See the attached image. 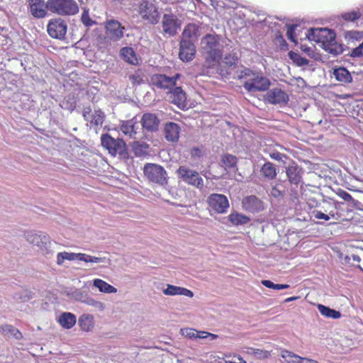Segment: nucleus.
I'll list each match as a JSON object with an SVG mask.
<instances>
[{
  "label": "nucleus",
  "instance_id": "45",
  "mask_svg": "<svg viewBox=\"0 0 363 363\" xmlns=\"http://www.w3.org/2000/svg\"><path fill=\"white\" fill-rule=\"evenodd\" d=\"M261 284L267 287V288H269V289H274V290H283V289H288L289 287V284H275L274 283L273 281H272L271 280H269V279H264V280H262L261 281Z\"/></svg>",
  "mask_w": 363,
  "mask_h": 363
},
{
  "label": "nucleus",
  "instance_id": "46",
  "mask_svg": "<svg viewBox=\"0 0 363 363\" xmlns=\"http://www.w3.org/2000/svg\"><path fill=\"white\" fill-rule=\"evenodd\" d=\"M273 186L283 191L286 195L288 192L290 194L291 184L286 179H278Z\"/></svg>",
  "mask_w": 363,
  "mask_h": 363
},
{
  "label": "nucleus",
  "instance_id": "21",
  "mask_svg": "<svg viewBox=\"0 0 363 363\" xmlns=\"http://www.w3.org/2000/svg\"><path fill=\"white\" fill-rule=\"evenodd\" d=\"M287 94L279 88L270 89L266 95L265 100L268 104L272 105L285 106L289 101Z\"/></svg>",
  "mask_w": 363,
  "mask_h": 363
},
{
  "label": "nucleus",
  "instance_id": "43",
  "mask_svg": "<svg viewBox=\"0 0 363 363\" xmlns=\"http://www.w3.org/2000/svg\"><path fill=\"white\" fill-rule=\"evenodd\" d=\"M77 101L74 95L69 94L65 96L60 104L63 108L73 111L76 107Z\"/></svg>",
  "mask_w": 363,
  "mask_h": 363
},
{
  "label": "nucleus",
  "instance_id": "1",
  "mask_svg": "<svg viewBox=\"0 0 363 363\" xmlns=\"http://www.w3.org/2000/svg\"><path fill=\"white\" fill-rule=\"evenodd\" d=\"M201 50L205 60L206 69H203L201 74H206L208 68L218 62L223 52V44L221 36L216 34H206L201 40Z\"/></svg>",
  "mask_w": 363,
  "mask_h": 363
},
{
  "label": "nucleus",
  "instance_id": "55",
  "mask_svg": "<svg viewBox=\"0 0 363 363\" xmlns=\"http://www.w3.org/2000/svg\"><path fill=\"white\" fill-rule=\"evenodd\" d=\"M269 157L272 159V160H274L276 161H283V159L284 158H288V157L285 155V154H283V153H281L279 152H277V151H274V152H270L269 153Z\"/></svg>",
  "mask_w": 363,
  "mask_h": 363
},
{
  "label": "nucleus",
  "instance_id": "52",
  "mask_svg": "<svg viewBox=\"0 0 363 363\" xmlns=\"http://www.w3.org/2000/svg\"><path fill=\"white\" fill-rule=\"evenodd\" d=\"M149 145L145 142H137L134 145V150L136 155L145 154Z\"/></svg>",
  "mask_w": 363,
  "mask_h": 363
},
{
  "label": "nucleus",
  "instance_id": "6",
  "mask_svg": "<svg viewBox=\"0 0 363 363\" xmlns=\"http://www.w3.org/2000/svg\"><path fill=\"white\" fill-rule=\"evenodd\" d=\"M285 172L287 178L286 180L291 184L290 195H293L296 188L303 184V168L291 160L285 167Z\"/></svg>",
  "mask_w": 363,
  "mask_h": 363
},
{
  "label": "nucleus",
  "instance_id": "29",
  "mask_svg": "<svg viewBox=\"0 0 363 363\" xmlns=\"http://www.w3.org/2000/svg\"><path fill=\"white\" fill-rule=\"evenodd\" d=\"M60 325L65 329H71L77 323L74 314L70 312H63L58 318Z\"/></svg>",
  "mask_w": 363,
  "mask_h": 363
},
{
  "label": "nucleus",
  "instance_id": "32",
  "mask_svg": "<svg viewBox=\"0 0 363 363\" xmlns=\"http://www.w3.org/2000/svg\"><path fill=\"white\" fill-rule=\"evenodd\" d=\"M317 308L319 313L325 318L338 319L342 315L339 311L335 310L323 304L318 303L317 305Z\"/></svg>",
  "mask_w": 363,
  "mask_h": 363
},
{
  "label": "nucleus",
  "instance_id": "49",
  "mask_svg": "<svg viewBox=\"0 0 363 363\" xmlns=\"http://www.w3.org/2000/svg\"><path fill=\"white\" fill-rule=\"evenodd\" d=\"M361 16V13L357 11H352L346 12L342 14V18L346 21L354 22L359 19Z\"/></svg>",
  "mask_w": 363,
  "mask_h": 363
},
{
  "label": "nucleus",
  "instance_id": "36",
  "mask_svg": "<svg viewBox=\"0 0 363 363\" xmlns=\"http://www.w3.org/2000/svg\"><path fill=\"white\" fill-rule=\"evenodd\" d=\"M135 124L136 122L133 119L123 121L121 125V130L125 135L133 138L137 133Z\"/></svg>",
  "mask_w": 363,
  "mask_h": 363
},
{
  "label": "nucleus",
  "instance_id": "18",
  "mask_svg": "<svg viewBox=\"0 0 363 363\" xmlns=\"http://www.w3.org/2000/svg\"><path fill=\"white\" fill-rule=\"evenodd\" d=\"M242 209L251 213H257L264 209V202L255 195L244 197L242 200Z\"/></svg>",
  "mask_w": 363,
  "mask_h": 363
},
{
  "label": "nucleus",
  "instance_id": "20",
  "mask_svg": "<svg viewBox=\"0 0 363 363\" xmlns=\"http://www.w3.org/2000/svg\"><path fill=\"white\" fill-rule=\"evenodd\" d=\"M196 54V47L193 40L181 39L179 42V56L183 62L191 61Z\"/></svg>",
  "mask_w": 363,
  "mask_h": 363
},
{
  "label": "nucleus",
  "instance_id": "4",
  "mask_svg": "<svg viewBox=\"0 0 363 363\" xmlns=\"http://www.w3.org/2000/svg\"><path fill=\"white\" fill-rule=\"evenodd\" d=\"M138 13L143 20L156 25L160 19V13L155 0H142L138 6Z\"/></svg>",
  "mask_w": 363,
  "mask_h": 363
},
{
  "label": "nucleus",
  "instance_id": "5",
  "mask_svg": "<svg viewBox=\"0 0 363 363\" xmlns=\"http://www.w3.org/2000/svg\"><path fill=\"white\" fill-rule=\"evenodd\" d=\"M143 173L149 182L160 186L167 184L168 177L165 169L157 164L147 163L143 167Z\"/></svg>",
  "mask_w": 363,
  "mask_h": 363
},
{
  "label": "nucleus",
  "instance_id": "53",
  "mask_svg": "<svg viewBox=\"0 0 363 363\" xmlns=\"http://www.w3.org/2000/svg\"><path fill=\"white\" fill-rule=\"evenodd\" d=\"M296 27L297 26L294 24L287 25L286 30V35L288 39L296 44L297 43V40L295 36V30Z\"/></svg>",
  "mask_w": 363,
  "mask_h": 363
},
{
  "label": "nucleus",
  "instance_id": "11",
  "mask_svg": "<svg viewBox=\"0 0 363 363\" xmlns=\"http://www.w3.org/2000/svg\"><path fill=\"white\" fill-rule=\"evenodd\" d=\"M101 145L113 156L117 154L123 155L125 152L126 146L123 140L115 139L108 133H104L101 136Z\"/></svg>",
  "mask_w": 363,
  "mask_h": 363
},
{
  "label": "nucleus",
  "instance_id": "38",
  "mask_svg": "<svg viewBox=\"0 0 363 363\" xmlns=\"http://www.w3.org/2000/svg\"><path fill=\"white\" fill-rule=\"evenodd\" d=\"M337 195L343 199L345 201L348 203V206L351 208H359V206L361 205V202L357 200H355L352 198V196L346 191L342 189H339L337 191Z\"/></svg>",
  "mask_w": 363,
  "mask_h": 363
},
{
  "label": "nucleus",
  "instance_id": "64",
  "mask_svg": "<svg viewBox=\"0 0 363 363\" xmlns=\"http://www.w3.org/2000/svg\"><path fill=\"white\" fill-rule=\"evenodd\" d=\"M65 258L64 256V252H59L57 255V264L58 265H62L63 262H65Z\"/></svg>",
  "mask_w": 363,
  "mask_h": 363
},
{
  "label": "nucleus",
  "instance_id": "22",
  "mask_svg": "<svg viewBox=\"0 0 363 363\" xmlns=\"http://www.w3.org/2000/svg\"><path fill=\"white\" fill-rule=\"evenodd\" d=\"M168 96L171 103L181 109H185L188 106L186 94L182 87L177 86L168 92Z\"/></svg>",
  "mask_w": 363,
  "mask_h": 363
},
{
  "label": "nucleus",
  "instance_id": "41",
  "mask_svg": "<svg viewBox=\"0 0 363 363\" xmlns=\"http://www.w3.org/2000/svg\"><path fill=\"white\" fill-rule=\"evenodd\" d=\"M280 356L289 363H303V357L286 350H282Z\"/></svg>",
  "mask_w": 363,
  "mask_h": 363
},
{
  "label": "nucleus",
  "instance_id": "26",
  "mask_svg": "<svg viewBox=\"0 0 363 363\" xmlns=\"http://www.w3.org/2000/svg\"><path fill=\"white\" fill-rule=\"evenodd\" d=\"M121 57L127 63L132 65H138L139 64V58L136 52L132 47H123L119 52Z\"/></svg>",
  "mask_w": 363,
  "mask_h": 363
},
{
  "label": "nucleus",
  "instance_id": "47",
  "mask_svg": "<svg viewBox=\"0 0 363 363\" xmlns=\"http://www.w3.org/2000/svg\"><path fill=\"white\" fill-rule=\"evenodd\" d=\"M275 45L282 51H286L289 49V45L283 35L280 33L277 34L274 38Z\"/></svg>",
  "mask_w": 363,
  "mask_h": 363
},
{
  "label": "nucleus",
  "instance_id": "57",
  "mask_svg": "<svg viewBox=\"0 0 363 363\" xmlns=\"http://www.w3.org/2000/svg\"><path fill=\"white\" fill-rule=\"evenodd\" d=\"M130 80L134 85H140L144 82V80L140 74H132L129 77Z\"/></svg>",
  "mask_w": 363,
  "mask_h": 363
},
{
  "label": "nucleus",
  "instance_id": "25",
  "mask_svg": "<svg viewBox=\"0 0 363 363\" xmlns=\"http://www.w3.org/2000/svg\"><path fill=\"white\" fill-rule=\"evenodd\" d=\"M238 157L235 155L225 153L221 156V166L229 172H236L238 171Z\"/></svg>",
  "mask_w": 363,
  "mask_h": 363
},
{
  "label": "nucleus",
  "instance_id": "42",
  "mask_svg": "<svg viewBox=\"0 0 363 363\" xmlns=\"http://www.w3.org/2000/svg\"><path fill=\"white\" fill-rule=\"evenodd\" d=\"M288 56L290 60L293 61L297 66L303 67L309 65V60L302 57L299 53L296 52L294 51H289L288 53Z\"/></svg>",
  "mask_w": 363,
  "mask_h": 363
},
{
  "label": "nucleus",
  "instance_id": "15",
  "mask_svg": "<svg viewBox=\"0 0 363 363\" xmlns=\"http://www.w3.org/2000/svg\"><path fill=\"white\" fill-rule=\"evenodd\" d=\"M82 116L84 120L89 123L90 128H97L101 125L105 119V114L100 108H95L94 113H91L90 106L84 107L82 111Z\"/></svg>",
  "mask_w": 363,
  "mask_h": 363
},
{
  "label": "nucleus",
  "instance_id": "60",
  "mask_svg": "<svg viewBox=\"0 0 363 363\" xmlns=\"http://www.w3.org/2000/svg\"><path fill=\"white\" fill-rule=\"evenodd\" d=\"M179 295L185 296L187 297H193L194 293L188 289L181 287V291H180Z\"/></svg>",
  "mask_w": 363,
  "mask_h": 363
},
{
  "label": "nucleus",
  "instance_id": "58",
  "mask_svg": "<svg viewBox=\"0 0 363 363\" xmlns=\"http://www.w3.org/2000/svg\"><path fill=\"white\" fill-rule=\"evenodd\" d=\"M106 260L105 257H98L89 255L88 262L91 263H104Z\"/></svg>",
  "mask_w": 363,
  "mask_h": 363
},
{
  "label": "nucleus",
  "instance_id": "54",
  "mask_svg": "<svg viewBox=\"0 0 363 363\" xmlns=\"http://www.w3.org/2000/svg\"><path fill=\"white\" fill-rule=\"evenodd\" d=\"M346 38L355 40H360L363 38V32L354 30L348 31L346 34Z\"/></svg>",
  "mask_w": 363,
  "mask_h": 363
},
{
  "label": "nucleus",
  "instance_id": "50",
  "mask_svg": "<svg viewBox=\"0 0 363 363\" xmlns=\"http://www.w3.org/2000/svg\"><path fill=\"white\" fill-rule=\"evenodd\" d=\"M181 286L167 284V288L163 289V294L167 296L179 295Z\"/></svg>",
  "mask_w": 363,
  "mask_h": 363
},
{
  "label": "nucleus",
  "instance_id": "30",
  "mask_svg": "<svg viewBox=\"0 0 363 363\" xmlns=\"http://www.w3.org/2000/svg\"><path fill=\"white\" fill-rule=\"evenodd\" d=\"M333 75L335 79L340 82L349 83L352 80L350 72L343 67L333 69Z\"/></svg>",
  "mask_w": 363,
  "mask_h": 363
},
{
  "label": "nucleus",
  "instance_id": "14",
  "mask_svg": "<svg viewBox=\"0 0 363 363\" xmlns=\"http://www.w3.org/2000/svg\"><path fill=\"white\" fill-rule=\"evenodd\" d=\"M211 209L219 214L225 213L230 207L227 196L221 194H211L207 198Z\"/></svg>",
  "mask_w": 363,
  "mask_h": 363
},
{
  "label": "nucleus",
  "instance_id": "40",
  "mask_svg": "<svg viewBox=\"0 0 363 363\" xmlns=\"http://www.w3.org/2000/svg\"><path fill=\"white\" fill-rule=\"evenodd\" d=\"M244 351L250 355L254 356L256 359H267L270 356L269 352L260 349H256L250 347H246L244 348Z\"/></svg>",
  "mask_w": 363,
  "mask_h": 363
},
{
  "label": "nucleus",
  "instance_id": "51",
  "mask_svg": "<svg viewBox=\"0 0 363 363\" xmlns=\"http://www.w3.org/2000/svg\"><path fill=\"white\" fill-rule=\"evenodd\" d=\"M269 196L278 201H284L286 196V194L283 193V191H280L274 186H272V189L269 193Z\"/></svg>",
  "mask_w": 363,
  "mask_h": 363
},
{
  "label": "nucleus",
  "instance_id": "12",
  "mask_svg": "<svg viewBox=\"0 0 363 363\" xmlns=\"http://www.w3.org/2000/svg\"><path fill=\"white\" fill-rule=\"evenodd\" d=\"M105 33L112 42H118L124 37L125 26L117 20L111 18L104 22Z\"/></svg>",
  "mask_w": 363,
  "mask_h": 363
},
{
  "label": "nucleus",
  "instance_id": "48",
  "mask_svg": "<svg viewBox=\"0 0 363 363\" xmlns=\"http://www.w3.org/2000/svg\"><path fill=\"white\" fill-rule=\"evenodd\" d=\"M81 21H82V23L87 28H89V27L94 26V24H96V21L92 20L90 18L89 13V10L86 9H84L83 10V12L82 13Z\"/></svg>",
  "mask_w": 363,
  "mask_h": 363
},
{
  "label": "nucleus",
  "instance_id": "35",
  "mask_svg": "<svg viewBox=\"0 0 363 363\" xmlns=\"http://www.w3.org/2000/svg\"><path fill=\"white\" fill-rule=\"evenodd\" d=\"M199 32L198 27L194 23H188L184 28L181 39L193 40L196 38Z\"/></svg>",
  "mask_w": 363,
  "mask_h": 363
},
{
  "label": "nucleus",
  "instance_id": "63",
  "mask_svg": "<svg viewBox=\"0 0 363 363\" xmlns=\"http://www.w3.org/2000/svg\"><path fill=\"white\" fill-rule=\"evenodd\" d=\"M84 303H86V304L88 305H90V306H94V304H98L99 305V301H96L94 300V298H92L91 297H89V296H86V298L84 299Z\"/></svg>",
  "mask_w": 363,
  "mask_h": 363
},
{
  "label": "nucleus",
  "instance_id": "2",
  "mask_svg": "<svg viewBox=\"0 0 363 363\" xmlns=\"http://www.w3.org/2000/svg\"><path fill=\"white\" fill-rule=\"evenodd\" d=\"M310 40L322 44L323 48L330 54L337 56L344 51V45L336 41L335 33L327 28H312L308 30Z\"/></svg>",
  "mask_w": 363,
  "mask_h": 363
},
{
  "label": "nucleus",
  "instance_id": "44",
  "mask_svg": "<svg viewBox=\"0 0 363 363\" xmlns=\"http://www.w3.org/2000/svg\"><path fill=\"white\" fill-rule=\"evenodd\" d=\"M335 213L333 211H330L328 214L319 210H314L312 211V216L315 219L329 220L331 218H335Z\"/></svg>",
  "mask_w": 363,
  "mask_h": 363
},
{
  "label": "nucleus",
  "instance_id": "16",
  "mask_svg": "<svg viewBox=\"0 0 363 363\" xmlns=\"http://www.w3.org/2000/svg\"><path fill=\"white\" fill-rule=\"evenodd\" d=\"M181 74L179 73L172 77L166 74H156L151 77L150 83L158 89H168L176 84Z\"/></svg>",
  "mask_w": 363,
  "mask_h": 363
},
{
  "label": "nucleus",
  "instance_id": "39",
  "mask_svg": "<svg viewBox=\"0 0 363 363\" xmlns=\"http://www.w3.org/2000/svg\"><path fill=\"white\" fill-rule=\"evenodd\" d=\"M1 328L4 334L9 337H13L17 340H20L23 338L22 333L20 330L11 325H4Z\"/></svg>",
  "mask_w": 363,
  "mask_h": 363
},
{
  "label": "nucleus",
  "instance_id": "61",
  "mask_svg": "<svg viewBox=\"0 0 363 363\" xmlns=\"http://www.w3.org/2000/svg\"><path fill=\"white\" fill-rule=\"evenodd\" d=\"M89 255L84 253H76V260L88 262Z\"/></svg>",
  "mask_w": 363,
  "mask_h": 363
},
{
  "label": "nucleus",
  "instance_id": "28",
  "mask_svg": "<svg viewBox=\"0 0 363 363\" xmlns=\"http://www.w3.org/2000/svg\"><path fill=\"white\" fill-rule=\"evenodd\" d=\"M224 64L227 67V73L233 74L235 71L240 66L239 65V57L236 53L226 54L223 60Z\"/></svg>",
  "mask_w": 363,
  "mask_h": 363
},
{
  "label": "nucleus",
  "instance_id": "31",
  "mask_svg": "<svg viewBox=\"0 0 363 363\" xmlns=\"http://www.w3.org/2000/svg\"><path fill=\"white\" fill-rule=\"evenodd\" d=\"M257 72L253 71L250 68L240 65L233 74V78L235 79L242 80L252 78Z\"/></svg>",
  "mask_w": 363,
  "mask_h": 363
},
{
  "label": "nucleus",
  "instance_id": "3",
  "mask_svg": "<svg viewBox=\"0 0 363 363\" xmlns=\"http://www.w3.org/2000/svg\"><path fill=\"white\" fill-rule=\"evenodd\" d=\"M48 11L59 16H72L79 11L75 0H48Z\"/></svg>",
  "mask_w": 363,
  "mask_h": 363
},
{
  "label": "nucleus",
  "instance_id": "59",
  "mask_svg": "<svg viewBox=\"0 0 363 363\" xmlns=\"http://www.w3.org/2000/svg\"><path fill=\"white\" fill-rule=\"evenodd\" d=\"M98 93V89L95 87H91V89H89L86 94H87V96L89 97V99L91 101V102H94V98H95V95Z\"/></svg>",
  "mask_w": 363,
  "mask_h": 363
},
{
  "label": "nucleus",
  "instance_id": "56",
  "mask_svg": "<svg viewBox=\"0 0 363 363\" xmlns=\"http://www.w3.org/2000/svg\"><path fill=\"white\" fill-rule=\"evenodd\" d=\"M73 297L81 302L84 303V299L86 298L87 294L82 292L81 291L76 289L73 293Z\"/></svg>",
  "mask_w": 363,
  "mask_h": 363
},
{
  "label": "nucleus",
  "instance_id": "37",
  "mask_svg": "<svg viewBox=\"0 0 363 363\" xmlns=\"http://www.w3.org/2000/svg\"><path fill=\"white\" fill-rule=\"evenodd\" d=\"M206 153V149L203 146H194L192 147L189 150V155L191 160L194 162V164H199L201 162V158Z\"/></svg>",
  "mask_w": 363,
  "mask_h": 363
},
{
  "label": "nucleus",
  "instance_id": "8",
  "mask_svg": "<svg viewBox=\"0 0 363 363\" xmlns=\"http://www.w3.org/2000/svg\"><path fill=\"white\" fill-rule=\"evenodd\" d=\"M175 173L177 178L185 184L200 189L203 187V179L196 170L182 165L176 170Z\"/></svg>",
  "mask_w": 363,
  "mask_h": 363
},
{
  "label": "nucleus",
  "instance_id": "33",
  "mask_svg": "<svg viewBox=\"0 0 363 363\" xmlns=\"http://www.w3.org/2000/svg\"><path fill=\"white\" fill-rule=\"evenodd\" d=\"M78 325L80 328L86 332L91 330L94 328V318L90 314H83L78 320Z\"/></svg>",
  "mask_w": 363,
  "mask_h": 363
},
{
  "label": "nucleus",
  "instance_id": "27",
  "mask_svg": "<svg viewBox=\"0 0 363 363\" xmlns=\"http://www.w3.org/2000/svg\"><path fill=\"white\" fill-rule=\"evenodd\" d=\"M228 220L232 226L238 227L250 223V218L242 213L234 211L228 215Z\"/></svg>",
  "mask_w": 363,
  "mask_h": 363
},
{
  "label": "nucleus",
  "instance_id": "23",
  "mask_svg": "<svg viewBox=\"0 0 363 363\" xmlns=\"http://www.w3.org/2000/svg\"><path fill=\"white\" fill-rule=\"evenodd\" d=\"M180 126L174 122H168L164 128V135L168 142L176 143L178 141L180 133Z\"/></svg>",
  "mask_w": 363,
  "mask_h": 363
},
{
  "label": "nucleus",
  "instance_id": "19",
  "mask_svg": "<svg viewBox=\"0 0 363 363\" xmlns=\"http://www.w3.org/2000/svg\"><path fill=\"white\" fill-rule=\"evenodd\" d=\"M140 124L143 129L147 133H155L159 130L160 120L157 114L153 113H145L140 118Z\"/></svg>",
  "mask_w": 363,
  "mask_h": 363
},
{
  "label": "nucleus",
  "instance_id": "10",
  "mask_svg": "<svg viewBox=\"0 0 363 363\" xmlns=\"http://www.w3.org/2000/svg\"><path fill=\"white\" fill-rule=\"evenodd\" d=\"M26 238L28 242L38 247L43 253L49 254L51 252V242L47 233L41 231L38 233L30 231L26 233Z\"/></svg>",
  "mask_w": 363,
  "mask_h": 363
},
{
  "label": "nucleus",
  "instance_id": "9",
  "mask_svg": "<svg viewBox=\"0 0 363 363\" xmlns=\"http://www.w3.org/2000/svg\"><path fill=\"white\" fill-rule=\"evenodd\" d=\"M242 86L248 92L265 91L270 87L271 82L262 72H257L252 78L245 80Z\"/></svg>",
  "mask_w": 363,
  "mask_h": 363
},
{
  "label": "nucleus",
  "instance_id": "62",
  "mask_svg": "<svg viewBox=\"0 0 363 363\" xmlns=\"http://www.w3.org/2000/svg\"><path fill=\"white\" fill-rule=\"evenodd\" d=\"M64 256L65 258V260H76V253L74 252H63Z\"/></svg>",
  "mask_w": 363,
  "mask_h": 363
},
{
  "label": "nucleus",
  "instance_id": "7",
  "mask_svg": "<svg viewBox=\"0 0 363 363\" xmlns=\"http://www.w3.org/2000/svg\"><path fill=\"white\" fill-rule=\"evenodd\" d=\"M182 26L181 20L172 11L162 15L161 26L162 33L165 38L175 36L180 30Z\"/></svg>",
  "mask_w": 363,
  "mask_h": 363
},
{
  "label": "nucleus",
  "instance_id": "13",
  "mask_svg": "<svg viewBox=\"0 0 363 363\" xmlns=\"http://www.w3.org/2000/svg\"><path fill=\"white\" fill-rule=\"evenodd\" d=\"M67 30V24L65 19L57 17L50 19L47 26L49 35L55 39L62 40Z\"/></svg>",
  "mask_w": 363,
  "mask_h": 363
},
{
  "label": "nucleus",
  "instance_id": "34",
  "mask_svg": "<svg viewBox=\"0 0 363 363\" xmlns=\"http://www.w3.org/2000/svg\"><path fill=\"white\" fill-rule=\"evenodd\" d=\"M93 286L97 288L99 291L103 293L112 294L117 291V289L114 286L101 279H94Z\"/></svg>",
  "mask_w": 363,
  "mask_h": 363
},
{
  "label": "nucleus",
  "instance_id": "24",
  "mask_svg": "<svg viewBox=\"0 0 363 363\" xmlns=\"http://www.w3.org/2000/svg\"><path fill=\"white\" fill-rule=\"evenodd\" d=\"M278 169L276 165L269 162L266 161L260 167V175L266 180H274L278 174Z\"/></svg>",
  "mask_w": 363,
  "mask_h": 363
},
{
  "label": "nucleus",
  "instance_id": "17",
  "mask_svg": "<svg viewBox=\"0 0 363 363\" xmlns=\"http://www.w3.org/2000/svg\"><path fill=\"white\" fill-rule=\"evenodd\" d=\"M28 10L29 13L37 19L44 18L48 15V1L44 0H28Z\"/></svg>",
  "mask_w": 363,
  "mask_h": 363
}]
</instances>
